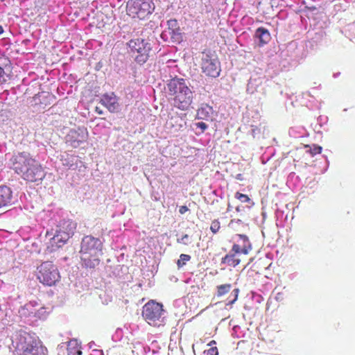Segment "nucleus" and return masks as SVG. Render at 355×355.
Instances as JSON below:
<instances>
[{"mask_svg":"<svg viewBox=\"0 0 355 355\" xmlns=\"http://www.w3.org/2000/svg\"><path fill=\"white\" fill-rule=\"evenodd\" d=\"M90 355H92V354H90Z\"/></svg>","mask_w":355,"mask_h":355,"instance_id":"4c0bfd02","label":"nucleus"},{"mask_svg":"<svg viewBox=\"0 0 355 355\" xmlns=\"http://www.w3.org/2000/svg\"><path fill=\"white\" fill-rule=\"evenodd\" d=\"M12 165L16 173L27 181L37 182L44 178L41 165L28 153H19L15 155Z\"/></svg>","mask_w":355,"mask_h":355,"instance_id":"f257e3e1","label":"nucleus"},{"mask_svg":"<svg viewBox=\"0 0 355 355\" xmlns=\"http://www.w3.org/2000/svg\"><path fill=\"white\" fill-rule=\"evenodd\" d=\"M37 279L44 285L51 286L60 280V275L51 261H44L37 267Z\"/></svg>","mask_w":355,"mask_h":355,"instance_id":"0eeeda50","label":"nucleus"},{"mask_svg":"<svg viewBox=\"0 0 355 355\" xmlns=\"http://www.w3.org/2000/svg\"><path fill=\"white\" fill-rule=\"evenodd\" d=\"M232 288L230 284H221L216 287L217 289V297H221L228 293Z\"/></svg>","mask_w":355,"mask_h":355,"instance_id":"4be33fe9","label":"nucleus"},{"mask_svg":"<svg viewBox=\"0 0 355 355\" xmlns=\"http://www.w3.org/2000/svg\"><path fill=\"white\" fill-rule=\"evenodd\" d=\"M304 148H307L306 153H309L312 157L315 155L320 154L322 150V148L320 146L313 144V145H304Z\"/></svg>","mask_w":355,"mask_h":355,"instance_id":"412c9836","label":"nucleus"},{"mask_svg":"<svg viewBox=\"0 0 355 355\" xmlns=\"http://www.w3.org/2000/svg\"><path fill=\"white\" fill-rule=\"evenodd\" d=\"M235 198L239 200L241 202H250L251 199L246 194H243L240 192H236L235 194Z\"/></svg>","mask_w":355,"mask_h":355,"instance_id":"393cba45","label":"nucleus"},{"mask_svg":"<svg viewBox=\"0 0 355 355\" xmlns=\"http://www.w3.org/2000/svg\"><path fill=\"white\" fill-rule=\"evenodd\" d=\"M220 229V223L218 220L215 219L211 221V225H210V230L213 234H216L219 232Z\"/></svg>","mask_w":355,"mask_h":355,"instance_id":"b1692460","label":"nucleus"},{"mask_svg":"<svg viewBox=\"0 0 355 355\" xmlns=\"http://www.w3.org/2000/svg\"><path fill=\"white\" fill-rule=\"evenodd\" d=\"M155 10L153 0H129L127 3V11L133 18L144 19L152 14Z\"/></svg>","mask_w":355,"mask_h":355,"instance_id":"423d86ee","label":"nucleus"},{"mask_svg":"<svg viewBox=\"0 0 355 355\" xmlns=\"http://www.w3.org/2000/svg\"><path fill=\"white\" fill-rule=\"evenodd\" d=\"M3 33V28L2 26L0 25V35Z\"/></svg>","mask_w":355,"mask_h":355,"instance_id":"e433bc0d","label":"nucleus"},{"mask_svg":"<svg viewBox=\"0 0 355 355\" xmlns=\"http://www.w3.org/2000/svg\"><path fill=\"white\" fill-rule=\"evenodd\" d=\"M256 37L259 38L261 44H267L270 40V34L269 31L263 27H259L256 31Z\"/></svg>","mask_w":355,"mask_h":355,"instance_id":"6ab92c4d","label":"nucleus"},{"mask_svg":"<svg viewBox=\"0 0 355 355\" xmlns=\"http://www.w3.org/2000/svg\"><path fill=\"white\" fill-rule=\"evenodd\" d=\"M129 52L134 57L135 61L139 64L146 63L149 58L151 51L150 43L143 38H133L127 43Z\"/></svg>","mask_w":355,"mask_h":355,"instance_id":"39448f33","label":"nucleus"},{"mask_svg":"<svg viewBox=\"0 0 355 355\" xmlns=\"http://www.w3.org/2000/svg\"><path fill=\"white\" fill-rule=\"evenodd\" d=\"M96 112H98L99 114H101L103 113V111L100 110L98 107H96Z\"/></svg>","mask_w":355,"mask_h":355,"instance_id":"72a5a7b5","label":"nucleus"},{"mask_svg":"<svg viewBox=\"0 0 355 355\" xmlns=\"http://www.w3.org/2000/svg\"><path fill=\"white\" fill-rule=\"evenodd\" d=\"M214 110L213 107L208 104H202L198 109L196 117L198 119L209 120L211 119Z\"/></svg>","mask_w":355,"mask_h":355,"instance_id":"2eb2a0df","label":"nucleus"},{"mask_svg":"<svg viewBox=\"0 0 355 355\" xmlns=\"http://www.w3.org/2000/svg\"><path fill=\"white\" fill-rule=\"evenodd\" d=\"M239 254H241V252H235L231 250L230 254H226L222 258L221 262L230 266L236 267L241 262V259L239 257Z\"/></svg>","mask_w":355,"mask_h":355,"instance_id":"dca6fc26","label":"nucleus"},{"mask_svg":"<svg viewBox=\"0 0 355 355\" xmlns=\"http://www.w3.org/2000/svg\"><path fill=\"white\" fill-rule=\"evenodd\" d=\"M177 242L184 245H188L189 244L191 243V241L189 240V236L185 234L181 238L178 239Z\"/></svg>","mask_w":355,"mask_h":355,"instance_id":"a878e982","label":"nucleus"},{"mask_svg":"<svg viewBox=\"0 0 355 355\" xmlns=\"http://www.w3.org/2000/svg\"><path fill=\"white\" fill-rule=\"evenodd\" d=\"M236 179L239 180H243V175L241 173L237 174L236 176Z\"/></svg>","mask_w":355,"mask_h":355,"instance_id":"473e14b6","label":"nucleus"},{"mask_svg":"<svg viewBox=\"0 0 355 355\" xmlns=\"http://www.w3.org/2000/svg\"><path fill=\"white\" fill-rule=\"evenodd\" d=\"M103 243L98 239L90 237V251L92 250L93 253L90 252V257L94 256L98 257L102 254Z\"/></svg>","mask_w":355,"mask_h":355,"instance_id":"a211bd4d","label":"nucleus"},{"mask_svg":"<svg viewBox=\"0 0 355 355\" xmlns=\"http://www.w3.org/2000/svg\"><path fill=\"white\" fill-rule=\"evenodd\" d=\"M36 304L35 302H30L21 306L19 310L20 316L24 318L36 317L37 313H39V310L35 308Z\"/></svg>","mask_w":355,"mask_h":355,"instance_id":"4468645a","label":"nucleus"},{"mask_svg":"<svg viewBox=\"0 0 355 355\" xmlns=\"http://www.w3.org/2000/svg\"><path fill=\"white\" fill-rule=\"evenodd\" d=\"M101 102L111 112H115L119 110V104L118 99L114 93L104 95Z\"/></svg>","mask_w":355,"mask_h":355,"instance_id":"f8f14e48","label":"nucleus"},{"mask_svg":"<svg viewBox=\"0 0 355 355\" xmlns=\"http://www.w3.org/2000/svg\"><path fill=\"white\" fill-rule=\"evenodd\" d=\"M163 312L162 304L150 300L144 306L142 316L150 325L157 327L163 322L162 318Z\"/></svg>","mask_w":355,"mask_h":355,"instance_id":"6e6552de","label":"nucleus"},{"mask_svg":"<svg viewBox=\"0 0 355 355\" xmlns=\"http://www.w3.org/2000/svg\"><path fill=\"white\" fill-rule=\"evenodd\" d=\"M76 224L71 220L61 219L58 222L55 227L46 230V237L49 238V243L47 248L49 251H55L64 245L73 235Z\"/></svg>","mask_w":355,"mask_h":355,"instance_id":"20e7f679","label":"nucleus"},{"mask_svg":"<svg viewBox=\"0 0 355 355\" xmlns=\"http://www.w3.org/2000/svg\"><path fill=\"white\" fill-rule=\"evenodd\" d=\"M202 70L208 76L217 77L220 73L219 62L217 59L206 54L202 60Z\"/></svg>","mask_w":355,"mask_h":355,"instance_id":"1a4fd4ad","label":"nucleus"},{"mask_svg":"<svg viewBox=\"0 0 355 355\" xmlns=\"http://www.w3.org/2000/svg\"><path fill=\"white\" fill-rule=\"evenodd\" d=\"M12 343L16 344V349L21 352V355H46L47 349L35 334L20 329L16 332Z\"/></svg>","mask_w":355,"mask_h":355,"instance_id":"7ed1b4c3","label":"nucleus"},{"mask_svg":"<svg viewBox=\"0 0 355 355\" xmlns=\"http://www.w3.org/2000/svg\"><path fill=\"white\" fill-rule=\"evenodd\" d=\"M17 200L10 187L0 185V208L11 205Z\"/></svg>","mask_w":355,"mask_h":355,"instance_id":"9b49d317","label":"nucleus"},{"mask_svg":"<svg viewBox=\"0 0 355 355\" xmlns=\"http://www.w3.org/2000/svg\"><path fill=\"white\" fill-rule=\"evenodd\" d=\"M218 351L216 347H211L207 350H205L203 355H218Z\"/></svg>","mask_w":355,"mask_h":355,"instance_id":"bb28decb","label":"nucleus"},{"mask_svg":"<svg viewBox=\"0 0 355 355\" xmlns=\"http://www.w3.org/2000/svg\"><path fill=\"white\" fill-rule=\"evenodd\" d=\"M77 343L76 340H70L67 345V355H80L81 351L76 347Z\"/></svg>","mask_w":355,"mask_h":355,"instance_id":"aec40b11","label":"nucleus"},{"mask_svg":"<svg viewBox=\"0 0 355 355\" xmlns=\"http://www.w3.org/2000/svg\"><path fill=\"white\" fill-rule=\"evenodd\" d=\"M239 293V288H235L233 290L232 293L234 294V299L229 302L227 304H233L238 299V295Z\"/></svg>","mask_w":355,"mask_h":355,"instance_id":"c85d7f7f","label":"nucleus"},{"mask_svg":"<svg viewBox=\"0 0 355 355\" xmlns=\"http://www.w3.org/2000/svg\"><path fill=\"white\" fill-rule=\"evenodd\" d=\"M168 26H173L177 24L176 19H171L168 21Z\"/></svg>","mask_w":355,"mask_h":355,"instance_id":"2f4dec72","label":"nucleus"},{"mask_svg":"<svg viewBox=\"0 0 355 355\" xmlns=\"http://www.w3.org/2000/svg\"><path fill=\"white\" fill-rule=\"evenodd\" d=\"M32 250L35 252H37V253H40L41 248H40V245H39L38 243L33 242L32 243Z\"/></svg>","mask_w":355,"mask_h":355,"instance_id":"c756f323","label":"nucleus"},{"mask_svg":"<svg viewBox=\"0 0 355 355\" xmlns=\"http://www.w3.org/2000/svg\"><path fill=\"white\" fill-rule=\"evenodd\" d=\"M168 94L173 105L180 110H187L192 103L193 94L183 78H172L167 83Z\"/></svg>","mask_w":355,"mask_h":355,"instance_id":"f03ea898","label":"nucleus"},{"mask_svg":"<svg viewBox=\"0 0 355 355\" xmlns=\"http://www.w3.org/2000/svg\"><path fill=\"white\" fill-rule=\"evenodd\" d=\"M195 125L196 128L200 129L202 133L204 132L207 128V125L205 122L196 123Z\"/></svg>","mask_w":355,"mask_h":355,"instance_id":"cd10ccee","label":"nucleus"},{"mask_svg":"<svg viewBox=\"0 0 355 355\" xmlns=\"http://www.w3.org/2000/svg\"><path fill=\"white\" fill-rule=\"evenodd\" d=\"M87 238V236L85 237L83 239L81 248L80 250L82 265L85 268H87L89 266V245L88 243L86 241Z\"/></svg>","mask_w":355,"mask_h":355,"instance_id":"f3484780","label":"nucleus"},{"mask_svg":"<svg viewBox=\"0 0 355 355\" xmlns=\"http://www.w3.org/2000/svg\"><path fill=\"white\" fill-rule=\"evenodd\" d=\"M189 210L188 207L185 205H183V206H181L179 209V212L181 214H184V213H186L187 211Z\"/></svg>","mask_w":355,"mask_h":355,"instance_id":"7c9ffc66","label":"nucleus"},{"mask_svg":"<svg viewBox=\"0 0 355 355\" xmlns=\"http://www.w3.org/2000/svg\"><path fill=\"white\" fill-rule=\"evenodd\" d=\"M215 344H216V341L213 340L210 341V343L208 344V345L211 346L212 345H215Z\"/></svg>","mask_w":355,"mask_h":355,"instance_id":"c9c22d12","label":"nucleus"},{"mask_svg":"<svg viewBox=\"0 0 355 355\" xmlns=\"http://www.w3.org/2000/svg\"><path fill=\"white\" fill-rule=\"evenodd\" d=\"M191 259V256L189 254H182L180 256V259L177 261V266L178 268L183 267L186 263Z\"/></svg>","mask_w":355,"mask_h":355,"instance_id":"5701e85b","label":"nucleus"},{"mask_svg":"<svg viewBox=\"0 0 355 355\" xmlns=\"http://www.w3.org/2000/svg\"><path fill=\"white\" fill-rule=\"evenodd\" d=\"M239 240L234 243L232 248V252H241L243 254H248L252 250V244L245 234H237Z\"/></svg>","mask_w":355,"mask_h":355,"instance_id":"9d476101","label":"nucleus"},{"mask_svg":"<svg viewBox=\"0 0 355 355\" xmlns=\"http://www.w3.org/2000/svg\"><path fill=\"white\" fill-rule=\"evenodd\" d=\"M93 352L98 354L99 355H103L102 351L101 350L94 349Z\"/></svg>","mask_w":355,"mask_h":355,"instance_id":"f704fd0d","label":"nucleus"},{"mask_svg":"<svg viewBox=\"0 0 355 355\" xmlns=\"http://www.w3.org/2000/svg\"><path fill=\"white\" fill-rule=\"evenodd\" d=\"M85 135L82 132L80 133L76 130H70L65 137L66 143L69 144L71 146L76 148L80 144L84 141Z\"/></svg>","mask_w":355,"mask_h":355,"instance_id":"ddd939ff","label":"nucleus"}]
</instances>
